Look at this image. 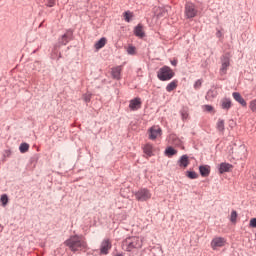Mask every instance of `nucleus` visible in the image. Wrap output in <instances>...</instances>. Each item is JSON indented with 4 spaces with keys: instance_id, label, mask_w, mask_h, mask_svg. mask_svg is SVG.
Returning a JSON list of instances; mask_svg holds the SVG:
<instances>
[{
    "instance_id": "1",
    "label": "nucleus",
    "mask_w": 256,
    "mask_h": 256,
    "mask_svg": "<svg viewBox=\"0 0 256 256\" xmlns=\"http://www.w3.org/2000/svg\"><path fill=\"white\" fill-rule=\"evenodd\" d=\"M64 245L72 251V253H77L79 251H87V241L83 235H73L70 236Z\"/></svg>"
},
{
    "instance_id": "2",
    "label": "nucleus",
    "mask_w": 256,
    "mask_h": 256,
    "mask_svg": "<svg viewBox=\"0 0 256 256\" xmlns=\"http://www.w3.org/2000/svg\"><path fill=\"white\" fill-rule=\"evenodd\" d=\"M143 247V240L137 236H130L122 241L123 251L131 252L133 249H141Z\"/></svg>"
},
{
    "instance_id": "3",
    "label": "nucleus",
    "mask_w": 256,
    "mask_h": 256,
    "mask_svg": "<svg viewBox=\"0 0 256 256\" xmlns=\"http://www.w3.org/2000/svg\"><path fill=\"white\" fill-rule=\"evenodd\" d=\"M159 81H171L175 77V72L169 66H163L157 72Z\"/></svg>"
},
{
    "instance_id": "4",
    "label": "nucleus",
    "mask_w": 256,
    "mask_h": 256,
    "mask_svg": "<svg viewBox=\"0 0 256 256\" xmlns=\"http://www.w3.org/2000/svg\"><path fill=\"white\" fill-rule=\"evenodd\" d=\"M185 17L186 19H195L197 17L199 10L193 2H187L185 4Z\"/></svg>"
},
{
    "instance_id": "5",
    "label": "nucleus",
    "mask_w": 256,
    "mask_h": 256,
    "mask_svg": "<svg viewBox=\"0 0 256 256\" xmlns=\"http://www.w3.org/2000/svg\"><path fill=\"white\" fill-rule=\"evenodd\" d=\"M134 196L136 198V201L145 202L151 199L152 194L149 189L142 188V189H139L137 192H135Z\"/></svg>"
},
{
    "instance_id": "6",
    "label": "nucleus",
    "mask_w": 256,
    "mask_h": 256,
    "mask_svg": "<svg viewBox=\"0 0 256 256\" xmlns=\"http://www.w3.org/2000/svg\"><path fill=\"white\" fill-rule=\"evenodd\" d=\"M231 65V58L229 54H224L221 57V67H220V75H227V70Z\"/></svg>"
},
{
    "instance_id": "7",
    "label": "nucleus",
    "mask_w": 256,
    "mask_h": 256,
    "mask_svg": "<svg viewBox=\"0 0 256 256\" xmlns=\"http://www.w3.org/2000/svg\"><path fill=\"white\" fill-rule=\"evenodd\" d=\"M225 245H227V239L224 237H215L210 243V247L213 251H217L218 249H221V247H225Z\"/></svg>"
},
{
    "instance_id": "8",
    "label": "nucleus",
    "mask_w": 256,
    "mask_h": 256,
    "mask_svg": "<svg viewBox=\"0 0 256 256\" xmlns=\"http://www.w3.org/2000/svg\"><path fill=\"white\" fill-rule=\"evenodd\" d=\"M112 244H111V240L109 239H104L101 243V247H100V253L101 255H109V250L111 249Z\"/></svg>"
},
{
    "instance_id": "9",
    "label": "nucleus",
    "mask_w": 256,
    "mask_h": 256,
    "mask_svg": "<svg viewBox=\"0 0 256 256\" xmlns=\"http://www.w3.org/2000/svg\"><path fill=\"white\" fill-rule=\"evenodd\" d=\"M121 73H123V66H115L111 68V77L115 81H121Z\"/></svg>"
},
{
    "instance_id": "10",
    "label": "nucleus",
    "mask_w": 256,
    "mask_h": 256,
    "mask_svg": "<svg viewBox=\"0 0 256 256\" xmlns=\"http://www.w3.org/2000/svg\"><path fill=\"white\" fill-rule=\"evenodd\" d=\"M168 143L170 145H173L174 147H182L183 141H181V138L177 137V134H170L168 136Z\"/></svg>"
},
{
    "instance_id": "11",
    "label": "nucleus",
    "mask_w": 256,
    "mask_h": 256,
    "mask_svg": "<svg viewBox=\"0 0 256 256\" xmlns=\"http://www.w3.org/2000/svg\"><path fill=\"white\" fill-rule=\"evenodd\" d=\"M161 133H162V130L161 128H159V126H152L149 129V139H151V141H155V139L160 137Z\"/></svg>"
},
{
    "instance_id": "12",
    "label": "nucleus",
    "mask_w": 256,
    "mask_h": 256,
    "mask_svg": "<svg viewBox=\"0 0 256 256\" xmlns=\"http://www.w3.org/2000/svg\"><path fill=\"white\" fill-rule=\"evenodd\" d=\"M73 39V30L69 29L59 40V45H67Z\"/></svg>"
},
{
    "instance_id": "13",
    "label": "nucleus",
    "mask_w": 256,
    "mask_h": 256,
    "mask_svg": "<svg viewBox=\"0 0 256 256\" xmlns=\"http://www.w3.org/2000/svg\"><path fill=\"white\" fill-rule=\"evenodd\" d=\"M141 105H143L141 98L136 97V98L130 100L129 109L131 111H138V109H141Z\"/></svg>"
},
{
    "instance_id": "14",
    "label": "nucleus",
    "mask_w": 256,
    "mask_h": 256,
    "mask_svg": "<svg viewBox=\"0 0 256 256\" xmlns=\"http://www.w3.org/2000/svg\"><path fill=\"white\" fill-rule=\"evenodd\" d=\"M142 149L147 159H149V157H153V151H155L153 144L147 143L142 147Z\"/></svg>"
},
{
    "instance_id": "15",
    "label": "nucleus",
    "mask_w": 256,
    "mask_h": 256,
    "mask_svg": "<svg viewBox=\"0 0 256 256\" xmlns=\"http://www.w3.org/2000/svg\"><path fill=\"white\" fill-rule=\"evenodd\" d=\"M220 107L224 111H229V109L233 107V102H231V98H223L220 102Z\"/></svg>"
},
{
    "instance_id": "16",
    "label": "nucleus",
    "mask_w": 256,
    "mask_h": 256,
    "mask_svg": "<svg viewBox=\"0 0 256 256\" xmlns=\"http://www.w3.org/2000/svg\"><path fill=\"white\" fill-rule=\"evenodd\" d=\"M189 163V156L187 154L182 155L178 160V165L182 169H187V167H189Z\"/></svg>"
},
{
    "instance_id": "17",
    "label": "nucleus",
    "mask_w": 256,
    "mask_h": 256,
    "mask_svg": "<svg viewBox=\"0 0 256 256\" xmlns=\"http://www.w3.org/2000/svg\"><path fill=\"white\" fill-rule=\"evenodd\" d=\"M134 35H135V37H138L139 39H143L145 37V30H143V24H138L134 28Z\"/></svg>"
},
{
    "instance_id": "18",
    "label": "nucleus",
    "mask_w": 256,
    "mask_h": 256,
    "mask_svg": "<svg viewBox=\"0 0 256 256\" xmlns=\"http://www.w3.org/2000/svg\"><path fill=\"white\" fill-rule=\"evenodd\" d=\"M199 171H200L201 177H209V175H211V166L201 165L199 166Z\"/></svg>"
},
{
    "instance_id": "19",
    "label": "nucleus",
    "mask_w": 256,
    "mask_h": 256,
    "mask_svg": "<svg viewBox=\"0 0 256 256\" xmlns=\"http://www.w3.org/2000/svg\"><path fill=\"white\" fill-rule=\"evenodd\" d=\"M232 96H233V99H235L237 101V103L242 105V107H247V101H245L243 96H241V93L233 92Z\"/></svg>"
},
{
    "instance_id": "20",
    "label": "nucleus",
    "mask_w": 256,
    "mask_h": 256,
    "mask_svg": "<svg viewBox=\"0 0 256 256\" xmlns=\"http://www.w3.org/2000/svg\"><path fill=\"white\" fill-rule=\"evenodd\" d=\"M233 169V165L229 163L222 162L219 167V173L223 175V173H229Z\"/></svg>"
},
{
    "instance_id": "21",
    "label": "nucleus",
    "mask_w": 256,
    "mask_h": 256,
    "mask_svg": "<svg viewBox=\"0 0 256 256\" xmlns=\"http://www.w3.org/2000/svg\"><path fill=\"white\" fill-rule=\"evenodd\" d=\"M179 85V81L178 80H173L172 82H170L167 86H166V91L168 93H171V91H175V89H177Z\"/></svg>"
},
{
    "instance_id": "22",
    "label": "nucleus",
    "mask_w": 256,
    "mask_h": 256,
    "mask_svg": "<svg viewBox=\"0 0 256 256\" xmlns=\"http://www.w3.org/2000/svg\"><path fill=\"white\" fill-rule=\"evenodd\" d=\"M217 95H218L217 90L210 89L206 93L205 99H206V101H211V100L215 99V97H217Z\"/></svg>"
},
{
    "instance_id": "23",
    "label": "nucleus",
    "mask_w": 256,
    "mask_h": 256,
    "mask_svg": "<svg viewBox=\"0 0 256 256\" xmlns=\"http://www.w3.org/2000/svg\"><path fill=\"white\" fill-rule=\"evenodd\" d=\"M105 45H107V38L103 37L95 43L94 47L99 51V49H103Z\"/></svg>"
},
{
    "instance_id": "24",
    "label": "nucleus",
    "mask_w": 256,
    "mask_h": 256,
    "mask_svg": "<svg viewBox=\"0 0 256 256\" xmlns=\"http://www.w3.org/2000/svg\"><path fill=\"white\" fill-rule=\"evenodd\" d=\"M216 129L220 132L223 133L225 131V120L223 119H218V122L216 124Z\"/></svg>"
},
{
    "instance_id": "25",
    "label": "nucleus",
    "mask_w": 256,
    "mask_h": 256,
    "mask_svg": "<svg viewBox=\"0 0 256 256\" xmlns=\"http://www.w3.org/2000/svg\"><path fill=\"white\" fill-rule=\"evenodd\" d=\"M166 157H173V155H177V150H175L173 147L169 146L165 150Z\"/></svg>"
},
{
    "instance_id": "26",
    "label": "nucleus",
    "mask_w": 256,
    "mask_h": 256,
    "mask_svg": "<svg viewBox=\"0 0 256 256\" xmlns=\"http://www.w3.org/2000/svg\"><path fill=\"white\" fill-rule=\"evenodd\" d=\"M123 17H124V21H126V23H131V19L133 17V12L126 11L123 13Z\"/></svg>"
},
{
    "instance_id": "27",
    "label": "nucleus",
    "mask_w": 256,
    "mask_h": 256,
    "mask_svg": "<svg viewBox=\"0 0 256 256\" xmlns=\"http://www.w3.org/2000/svg\"><path fill=\"white\" fill-rule=\"evenodd\" d=\"M181 117L183 119V121L189 119V110L187 108H183L181 111Z\"/></svg>"
},
{
    "instance_id": "28",
    "label": "nucleus",
    "mask_w": 256,
    "mask_h": 256,
    "mask_svg": "<svg viewBox=\"0 0 256 256\" xmlns=\"http://www.w3.org/2000/svg\"><path fill=\"white\" fill-rule=\"evenodd\" d=\"M20 153H27L29 151V144L28 143H22L19 146Z\"/></svg>"
},
{
    "instance_id": "29",
    "label": "nucleus",
    "mask_w": 256,
    "mask_h": 256,
    "mask_svg": "<svg viewBox=\"0 0 256 256\" xmlns=\"http://www.w3.org/2000/svg\"><path fill=\"white\" fill-rule=\"evenodd\" d=\"M128 55H137V48L133 45L128 46L127 48Z\"/></svg>"
},
{
    "instance_id": "30",
    "label": "nucleus",
    "mask_w": 256,
    "mask_h": 256,
    "mask_svg": "<svg viewBox=\"0 0 256 256\" xmlns=\"http://www.w3.org/2000/svg\"><path fill=\"white\" fill-rule=\"evenodd\" d=\"M186 173L188 179H197L199 177V174H197L195 171H187Z\"/></svg>"
},
{
    "instance_id": "31",
    "label": "nucleus",
    "mask_w": 256,
    "mask_h": 256,
    "mask_svg": "<svg viewBox=\"0 0 256 256\" xmlns=\"http://www.w3.org/2000/svg\"><path fill=\"white\" fill-rule=\"evenodd\" d=\"M91 97H92L91 94H88V93L83 94L82 99H83V101L85 102L86 105L91 103Z\"/></svg>"
},
{
    "instance_id": "32",
    "label": "nucleus",
    "mask_w": 256,
    "mask_h": 256,
    "mask_svg": "<svg viewBox=\"0 0 256 256\" xmlns=\"http://www.w3.org/2000/svg\"><path fill=\"white\" fill-rule=\"evenodd\" d=\"M0 201L3 205V207H5L7 205V203H9V197L6 194H3L0 198Z\"/></svg>"
},
{
    "instance_id": "33",
    "label": "nucleus",
    "mask_w": 256,
    "mask_h": 256,
    "mask_svg": "<svg viewBox=\"0 0 256 256\" xmlns=\"http://www.w3.org/2000/svg\"><path fill=\"white\" fill-rule=\"evenodd\" d=\"M249 109L252 111V113H256V99L250 101Z\"/></svg>"
},
{
    "instance_id": "34",
    "label": "nucleus",
    "mask_w": 256,
    "mask_h": 256,
    "mask_svg": "<svg viewBox=\"0 0 256 256\" xmlns=\"http://www.w3.org/2000/svg\"><path fill=\"white\" fill-rule=\"evenodd\" d=\"M203 85V79H198L195 83H194V89L196 91H198V89H201V86Z\"/></svg>"
},
{
    "instance_id": "35",
    "label": "nucleus",
    "mask_w": 256,
    "mask_h": 256,
    "mask_svg": "<svg viewBox=\"0 0 256 256\" xmlns=\"http://www.w3.org/2000/svg\"><path fill=\"white\" fill-rule=\"evenodd\" d=\"M231 223H237V211L233 210L230 216Z\"/></svg>"
},
{
    "instance_id": "36",
    "label": "nucleus",
    "mask_w": 256,
    "mask_h": 256,
    "mask_svg": "<svg viewBox=\"0 0 256 256\" xmlns=\"http://www.w3.org/2000/svg\"><path fill=\"white\" fill-rule=\"evenodd\" d=\"M44 3L46 7H55L57 0H45Z\"/></svg>"
},
{
    "instance_id": "37",
    "label": "nucleus",
    "mask_w": 256,
    "mask_h": 256,
    "mask_svg": "<svg viewBox=\"0 0 256 256\" xmlns=\"http://www.w3.org/2000/svg\"><path fill=\"white\" fill-rule=\"evenodd\" d=\"M203 109H204V111H207V113H211V111H213V106H211V105H204L203 106Z\"/></svg>"
},
{
    "instance_id": "38",
    "label": "nucleus",
    "mask_w": 256,
    "mask_h": 256,
    "mask_svg": "<svg viewBox=\"0 0 256 256\" xmlns=\"http://www.w3.org/2000/svg\"><path fill=\"white\" fill-rule=\"evenodd\" d=\"M250 227H253L254 229H256V218H252L251 220H250Z\"/></svg>"
},
{
    "instance_id": "39",
    "label": "nucleus",
    "mask_w": 256,
    "mask_h": 256,
    "mask_svg": "<svg viewBox=\"0 0 256 256\" xmlns=\"http://www.w3.org/2000/svg\"><path fill=\"white\" fill-rule=\"evenodd\" d=\"M177 59L171 60V65H173V67H177Z\"/></svg>"
},
{
    "instance_id": "40",
    "label": "nucleus",
    "mask_w": 256,
    "mask_h": 256,
    "mask_svg": "<svg viewBox=\"0 0 256 256\" xmlns=\"http://www.w3.org/2000/svg\"><path fill=\"white\" fill-rule=\"evenodd\" d=\"M216 37H218V38L223 37V33H221L220 30H218V31L216 32Z\"/></svg>"
},
{
    "instance_id": "41",
    "label": "nucleus",
    "mask_w": 256,
    "mask_h": 256,
    "mask_svg": "<svg viewBox=\"0 0 256 256\" xmlns=\"http://www.w3.org/2000/svg\"><path fill=\"white\" fill-rule=\"evenodd\" d=\"M58 59H61V53H59Z\"/></svg>"
},
{
    "instance_id": "42",
    "label": "nucleus",
    "mask_w": 256,
    "mask_h": 256,
    "mask_svg": "<svg viewBox=\"0 0 256 256\" xmlns=\"http://www.w3.org/2000/svg\"><path fill=\"white\" fill-rule=\"evenodd\" d=\"M0 227H1V224H0ZM1 229H3V228L1 227Z\"/></svg>"
}]
</instances>
